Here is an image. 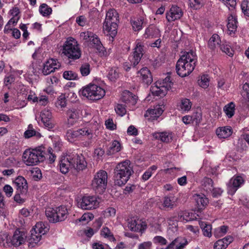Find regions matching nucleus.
Masks as SVG:
<instances>
[{
    "label": "nucleus",
    "mask_w": 249,
    "mask_h": 249,
    "mask_svg": "<svg viewBox=\"0 0 249 249\" xmlns=\"http://www.w3.org/2000/svg\"><path fill=\"white\" fill-rule=\"evenodd\" d=\"M190 1L191 6L196 9L200 8L203 4L202 0H190Z\"/></svg>",
    "instance_id": "052dcab7"
},
{
    "label": "nucleus",
    "mask_w": 249,
    "mask_h": 249,
    "mask_svg": "<svg viewBox=\"0 0 249 249\" xmlns=\"http://www.w3.org/2000/svg\"><path fill=\"white\" fill-rule=\"evenodd\" d=\"M41 234L37 233L36 234L34 231H32L31 240L35 243H37L41 239Z\"/></svg>",
    "instance_id": "69168bd1"
},
{
    "label": "nucleus",
    "mask_w": 249,
    "mask_h": 249,
    "mask_svg": "<svg viewBox=\"0 0 249 249\" xmlns=\"http://www.w3.org/2000/svg\"><path fill=\"white\" fill-rule=\"evenodd\" d=\"M119 21V15L115 9H110L106 14V17L103 25L105 34L109 36L112 38L116 35L118 23Z\"/></svg>",
    "instance_id": "20e7f679"
},
{
    "label": "nucleus",
    "mask_w": 249,
    "mask_h": 249,
    "mask_svg": "<svg viewBox=\"0 0 249 249\" xmlns=\"http://www.w3.org/2000/svg\"><path fill=\"white\" fill-rule=\"evenodd\" d=\"M167 221L170 226H177L178 220L176 215L170 216L167 218Z\"/></svg>",
    "instance_id": "e2e57ef3"
},
{
    "label": "nucleus",
    "mask_w": 249,
    "mask_h": 249,
    "mask_svg": "<svg viewBox=\"0 0 249 249\" xmlns=\"http://www.w3.org/2000/svg\"><path fill=\"white\" fill-rule=\"evenodd\" d=\"M232 131L230 126H224L218 128L216 133L219 138L226 139L229 137L232 134Z\"/></svg>",
    "instance_id": "cd10ccee"
},
{
    "label": "nucleus",
    "mask_w": 249,
    "mask_h": 249,
    "mask_svg": "<svg viewBox=\"0 0 249 249\" xmlns=\"http://www.w3.org/2000/svg\"><path fill=\"white\" fill-rule=\"evenodd\" d=\"M40 117L42 122L45 127L49 129L53 128L54 127V124L52 120V113L50 110L47 109L43 110L40 113Z\"/></svg>",
    "instance_id": "f3484780"
},
{
    "label": "nucleus",
    "mask_w": 249,
    "mask_h": 249,
    "mask_svg": "<svg viewBox=\"0 0 249 249\" xmlns=\"http://www.w3.org/2000/svg\"><path fill=\"white\" fill-rule=\"evenodd\" d=\"M15 184L17 190L22 194H26L27 191L28 186L26 179L21 176L18 177L15 180Z\"/></svg>",
    "instance_id": "5701e85b"
},
{
    "label": "nucleus",
    "mask_w": 249,
    "mask_h": 249,
    "mask_svg": "<svg viewBox=\"0 0 249 249\" xmlns=\"http://www.w3.org/2000/svg\"><path fill=\"white\" fill-rule=\"evenodd\" d=\"M44 155L45 152L41 148L29 149L24 152L22 158L26 165L33 166L43 161Z\"/></svg>",
    "instance_id": "39448f33"
},
{
    "label": "nucleus",
    "mask_w": 249,
    "mask_h": 249,
    "mask_svg": "<svg viewBox=\"0 0 249 249\" xmlns=\"http://www.w3.org/2000/svg\"><path fill=\"white\" fill-rule=\"evenodd\" d=\"M220 42L219 36L217 34H214L209 40L208 46L210 49L214 50L217 47H219Z\"/></svg>",
    "instance_id": "7c9ffc66"
},
{
    "label": "nucleus",
    "mask_w": 249,
    "mask_h": 249,
    "mask_svg": "<svg viewBox=\"0 0 249 249\" xmlns=\"http://www.w3.org/2000/svg\"><path fill=\"white\" fill-rule=\"evenodd\" d=\"M33 177L35 180H37L42 178V173L39 168H36L32 171Z\"/></svg>",
    "instance_id": "338daca9"
},
{
    "label": "nucleus",
    "mask_w": 249,
    "mask_h": 249,
    "mask_svg": "<svg viewBox=\"0 0 249 249\" xmlns=\"http://www.w3.org/2000/svg\"><path fill=\"white\" fill-rule=\"evenodd\" d=\"M79 71L83 76L88 75L90 71V66L88 63H85L81 65Z\"/></svg>",
    "instance_id": "a18cd8bd"
},
{
    "label": "nucleus",
    "mask_w": 249,
    "mask_h": 249,
    "mask_svg": "<svg viewBox=\"0 0 249 249\" xmlns=\"http://www.w3.org/2000/svg\"><path fill=\"white\" fill-rule=\"evenodd\" d=\"M121 149V145L120 143L118 141L114 140L112 142V143L108 150L107 154L112 155L120 151Z\"/></svg>",
    "instance_id": "e433bc0d"
},
{
    "label": "nucleus",
    "mask_w": 249,
    "mask_h": 249,
    "mask_svg": "<svg viewBox=\"0 0 249 249\" xmlns=\"http://www.w3.org/2000/svg\"><path fill=\"white\" fill-rule=\"evenodd\" d=\"M119 71L117 68H111L108 72L107 77L111 81H115L119 77Z\"/></svg>",
    "instance_id": "58836bf2"
},
{
    "label": "nucleus",
    "mask_w": 249,
    "mask_h": 249,
    "mask_svg": "<svg viewBox=\"0 0 249 249\" xmlns=\"http://www.w3.org/2000/svg\"><path fill=\"white\" fill-rule=\"evenodd\" d=\"M237 27V21L235 16L231 15L228 18L227 28L230 34L234 33Z\"/></svg>",
    "instance_id": "c85d7f7f"
},
{
    "label": "nucleus",
    "mask_w": 249,
    "mask_h": 249,
    "mask_svg": "<svg viewBox=\"0 0 249 249\" xmlns=\"http://www.w3.org/2000/svg\"><path fill=\"white\" fill-rule=\"evenodd\" d=\"M131 23L132 29L135 31H139L142 28L143 23V18L141 17L140 18H134L131 20Z\"/></svg>",
    "instance_id": "473e14b6"
},
{
    "label": "nucleus",
    "mask_w": 249,
    "mask_h": 249,
    "mask_svg": "<svg viewBox=\"0 0 249 249\" xmlns=\"http://www.w3.org/2000/svg\"><path fill=\"white\" fill-rule=\"evenodd\" d=\"M144 36L145 38L158 37L160 36V31L156 26L151 25L145 29Z\"/></svg>",
    "instance_id": "a878e982"
},
{
    "label": "nucleus",
    "mask_w": 249,
    "mask_h": 249,
    "mask_svg": "<svg viewBox=\"0 0 249 249\" xmlns=\"http://www.w3.org/2000/svg\"><path fill=\"white\" fill-rule=\"evenodd\" d=\"M115 110L116 113L121 116H123L126 112L125 106L122 104H118L116 106Z\"/></svg>",
    "instance_id": "4d7b16f0"
},
{
    "label": "nucleus",
    "mask_w": 249,
    "mask_h": 249,
    "mask_svg": "<svg viewBox=\"0 0 249 249\" xmlns=\"http://www.w3.org/2000/svg\"><path fill=\"white\" fill-rule=\"evenodd\" d=\"M177 198L172 196H166L163 198L162 206L164 209H173L176 207Z\"/></svg>",
    "instance_id": "393cba45"
},
{
    "label": "nucleus",
    "mask_w": 249,
    "mask_h": 249,
    "mask_svg": "<svg viewBox=\"0 0 249 249\" xmlns=\"http://www.w3.org/2000/svg\"><path fill=\"white\" fill-rule=\"evenodd\" d=\"M152 243L151 241L143 242L138 246V249H151Z\"/></svg>",
    "instance_id": "0e129e2a"
},
{
    "label": "nucleus",
    "mask_w": 249,
    "mask_h": 249,
    "mask_svg": "<svg viewBox=\"0 0 249 249\" xmlns=\"http://www.w3.org/2000/svg\"><path fill=\"white\" fill-rule=\"evenodd\" d=\"M95 34L93 32H91L89 31H87L85 32H83L80 33V37L83 38V40H85L87 41H91L92 39L95 37Z\"/></svg>",
    "instance_id": "49530a36"
},
{
    "label": "nucleus",
    "mask_w": 249,
    "mask_h": 249,
    "mask_svg": "<svg viewBox=\"0 0 249 249\" xmlns=\"http://www.w3.org/2000/svg\"><path fill=\"white\" fill-rule=\"evenodd\" d=\"M193 198L199 210L203 209L209 202L208 198L203 194H195L193 195Z\"/></svg>",
    "instance_id": "4be33fe9"
},
{
    "label": "nucleus",
    "mask_w": 249,
    "mask_h": 249,
    "mask_svg": "<svg viewBox=\"0 0 249 249\" xmlns=\"http://www.w3.org/2000/svg\"><path fill=\"white\" fill-rule=\"evenodd\" d=\"M228 227L222 226L220 228L215 230L214 234L216 237H220L225 234L227 232Z\"/></svg>",
    "instance_id": "864d4df0"
},
{
    "label": "nucleus",
    "mask_w": 249,
    "mask_h": 249,
    "mask_svg": "<svg viewBox=\"0 0 249 249\" xmlns=\"http://www.w3.org/2000/svg\"><path fill=\"white\" fill-rule=\"evenodd\" d=\"M227 247L224 241L222 239H219L214 244V249H225Z\"/></svg>",
    "instance_id": "680f3d73"
},
{
    "label": "nucleus",
    "mask_w": 249,
    "mask_h": 249,
    "mask_svg": "<svg viewBox=\"0 0 249 249\" xmlns=\"http://www.w3.org/2000/svg\"><path fill=\"white\" fill-rule=\"evenodd\" d=\"M80 95L91 100H98L105 95V91L101 87L94 84L89 85L79 91Z\"/></svg>",
    "instance_id": "423d86ee"
},
{
    "label": "nucleus",
    "mask_w": 249,
    "mask_h": 249,
    "mask_svg": "<svg viewBox=\"0 0 249 249\" xmlns=\"http://www.w3.org/2000/svg\"><path fill=\"white\" fill-rule=\"evenodd\" d=\"M70 157L72 158L71 160L72 169L77 171H82L87 167V163L82 154H78L75 152L70 154Z\"/></svg>",
    "instance_id": "f8f14e48"
},
{
    "label": "nucleus",
    "mask_w": 249,
    "mask_h": 249,
    "mask_svg": "<svg viewBox=\"0 0 249 249\" xmlns=\"http://www.w3.org/2000/svg\"><path fill=\"white\" fill-rule=\"evenodd\" d=\"M187 244V241L182 242L181 238H177L169 244L165 249H183Z\"/></svg>",
    "instance_id": "c756f323"
},
{
    "label": "nucleus",
    "mask_w": 249,
    "mask_h": 249,
    "mask_svg": "<svg viewBox=\"0 0 249 249\" xmlns=\"http://www.w3.org/2000/svg\"><path fill=\"white\" fill-rule=\"evenodd\" d=\"M191 116L192 117L193 124H195L196 125L199 124L202 120L201 113L200 112H195Z\"/></svg>",
    "instance_id": "13d9d810"
},
{
    "label": "nucleus",
    "mask_w": 249,
    "mask_h": 249,
    "mask_svg": "<svg viewBox=\"0 0 249 249\" xmlns=\"http://www.w3.org/2000/svg\"><path fill=\"white\" fill-rule=\"evenodd\" d=\"M242 88L243 90L242 93L243 96L249 100V85L247 83H245L243 86Z\"/></svg>",
    "instance_id": "774afa93"
},
{
    "label": "nucleus",
    "mask_w": 249,
    "mask_h": 249,
    "mask_svg": "<svg viewBox=\"0 0 249 249\" xmlns=\"http://www.w3.org/2000/svg\"><path fill=\"white\" fill-rule=\"evenodd\" d=\"M99 204L96 196H85L78 202V206L83 210H92L98 207Z\"/></svg>",
    "instance_id": "9d476101"
},
{
    "label": "nucleus",
    "mask_w": 249,
    "mask_h": 249,
    "mask_svg": "<svg viewBox=\"0 0 249 249\" xmlns=\"http://www.w3.org/2000/svg\"><path fill=\"white\" fill-rule=\"evenodd\" d=\"M145 47L142 43L137 42L136 46L134 49L133 54L129 56V61L131 65L135 67L139 64L145 53Z\"/></svg>",
    "instance_id": "9b49d317"
},
{
    "label": "nucleus",
    "mask_w": 249,
    "mask_h": 249,
    "mask_svg": "<svg viewBox=\"0 0 249 249\" xmlns=\"http://www.w3.org/2000/svg\"><path fill=\"white\" fill-rule=\"evenodd\" d=\"M10 239V238L7 232L0 233V245H5V243H8L9 242Z\"/></svg>",
    "instance_id": "bf43d9fd"
},
{
    "label": "nucleus",
    "mask_w": 249,
    "mask_h": 249,
    "mask_svg": "<svg viewBox=\"0 0 249 249\" xmlns=\"http://www.w3.org/2000/svg\"><path fill=\"white\" fill-rule=\"evenodd\" d=\"M197 62V56L195 52L191 50L185 52L178 60L176 70L177 74L184 77L189 75L195 69Z\"/></svg>",
    "instance_id": "f257e3e1"
},
{
    "label": "nucleus",
    "mask_w": 249,
    "mask_h": 249,
    "mask_svg": "<svg viewBox=\"0 0 249 249\" xmlns=\"http://www.w3.org/2000/svg\"><path fill=\"white\" fill-rule=\"evenodd\" d=\"M63 76L65 79L69 80H75L78 78L77 74L72 71H65Z\"/></svg>",
    "instance_id": "8fccbe9b"
},
{
    "label": "nucleus",
    "mask_w": 249,
    "mask_h": 249,
    "mask_svg": "<svg viewBox=\"0 0 249 249\" xmlns=\"http://www.w3.org/2000/svg\"><path fill=\"white\" fill-rule=\"evenodd\" d=\"M203 189L207 193L212 191L213 187V181L209 178H205L202 181Z\"/></svg>",
    "instance_id": "4c0bfd02"
},
{
    "label": "nucleus",
    "mask_w": 249,
    "mask_h": 249,
    "mask_svg": "<svg viewBox=\"0 0 249 249\" xmlns=\"http://www.w3.org/2000/svg\"><path fill=\"white\" fill-rule=\"evenodd\" d=\"M183 15L181 9L176 5H172L169 11L166 13V18L168 22L180 19Z\"/></svg>",
    "instance_id": "ddd939ff"
},
{
    "label": "nucleus",
    "mask_w": 249,
    "mask_h": 249,
    "mask_svg": "<svg viewBox=\"0 0 249 249\" xmlns=\"http://www.w3.org/2000/svg\"><path fill=\"white\" fill-rule=\"evenodd\" d=\"M153 241L155 244L160 246L166 245L167 244V240L161 236H156L154 237Z\"/></svg>",
    "instance_id": "5fc2aeb1"
},
{
    "label": "nucleus",
    "mask_w": 249,
    "mask_h": 249,
    "mask_svg": "<svg viewBox=\"0 0 249 249\" xmlns=\"http://www.w3.org/2000/svg\"><path fill=\"white\" fill-rule=\"evenodd\" d=\"M61 54L68 58L70 62L80 58L81 51L76 39L71 37L67 39L62 46Z\"/></svg>",
    "instance_id": "7ed1b4c3"
},
{
    "label": "nucleus",
    "mask_w": 249,
    "mask_h": 249,
    "mask_svg": "<svg viewBox=\"0 0 249 249\" xmlns=\"http://www.w3.org/2000/svg\"><path fill=\"white\" fill-rule=\"evenodd\" d=\"M93 47L95 48L101 56H106L107 52L97 35L90 41Z\"/></svg>",
    "instance_id": "b1692460"
},
{
    "label": "nucleus",
    "mask_w": 249,
    "mask_h": 249,
    "mask_svg": "<svg viewBox=\"0 0 249 249\" xmlns=\"http://www.w3.org/2000/svg\"><path fill=\"white\" fill-rule=\"evenodd\" d=\"M219 47L223 52L225 53L229 56L231 57L233 56V51L228 44L223 43L222 44H220Z\"/></svg>",
    "instance_id": "09e8293b"
},
{
    "label": "nucleus",
    "mask_w": 249,
    "mask_h": 249,
    "mask_svg": "<svg viewBox=\"0 0 249 249\" xmlns=\"http://www.w3.org/2000/svg\"><path fill=\"white\" fill-rule=\"evenodd\" d=\"M128 227L131 231H137L140 229V225L136 220L131 219L128 222Z\"/></svg>",
    "instance_id": "6e6d98bb"
},
{
    "label": "nucleus",
    "mask_w": 249,
    "mask_h": 249,
    "mask_svg": "<svg viewBox=\"0 0 249 249\" xmlns=\"http://www.w3.org/2000/svg\"><path fill=\"white\" fill-rule=\"evenodd\" d=\"M122 101L126 104L134 106L137 103V98L128 90L123 92L121 97Z\"/></svg>",
    "instance_id": "412c9836"
},
{
    "label": "nucleus",
    "mask_w": 249,
    "mask_h": 249,
    "mask_svg": "<svg viewBox=\"0 0 249 249\" xmlns=\"http://www.w3.org/2000/svg\"><path fill=\"white\" fill-rule=\"evenodd\" d=\"M138 77L144 84H150L153 81V78L149 70L147 68H143L138 72Z\"/></svg>",
    "instance_id": "a211bd4d"
},
{
    "label": "nucleus",
    "mask_w": 249,
    "mask_h": 249,
    "mask_svg": "<svg viewBox=\"0 0 249 249\" xmlns=\"http://www.w3.org/2000/svg\"><path fill=\"white\" fill-rule=\"evenodd\" d=\"M60 67V64L54 59H50L44 64L42 72L44 75H47L54 72Z\"/></svg>",
    "instance_id": "4468645a"
},
{
    "label": "nucleus",
    "mask_w": 249,
    "mask_h": 249,
    "mask_svg": "<svg viewBox=\"0 0 249 249\" xmlns=\"http://www.w3.org/2000/svg\"><path fill=\"white\" fill-rule=\"evenodd\" d=\"M199 225L202 230L203 235L205 236L211 237L212 236V226L205 222L201 221Z\"/></svg>",
    "instance_id": "f704fd0d"
},
{
    "label": "nucleus",
    "mask_w": 249,
    "mask_h": 249,
    "mask_svg": "<svg viewBox=\"0 0 249 249\" xmlns=\"http://www.w3.org/2000/svg\"><path fill=\"white\" fill-rule=\"evenodd\" d=\"M39 12L43 16H48L52 13V10L46 4L43 3L40 6Z\"/></svg>",
    "instance_id": "de8ad7c7"
},
{
    "label": "nucleus",
    "mask_w": 249,
    "mask_h": 249,
    "mask_svg": "<svg viewBox=\"0 0 249 249\" xmlns=\"http://www.w3.org/2000/svg\"><path fill=\"white\" fill-rule=\"evenodd\" d=\"M173 83L170 80V77L167 76L161 83L156 82L155 86L150 89L153 95L160 97L164 96L168 90L171 89Z\"/></svg>",
    "instance_id": "1a4fd4ad"
},
{
    "label": "nucleus",
    "mask_w": 249,
    "mask_h": 249,
    "mask_svg": "<svg viewBox=\"0 0 249 249\" xmlns=\"http://www.w3.org/2000/svg\"><path fill=\"white\" fill-rule=\"evenodd\" d=\"M71 160H72V158L70 157V154L61 158L59 161V168L62 173L66 174L70 169H72Z\"/></svg>",
    "instance_id": "dca6fc26"
},
{
    "label": "nucleus",
    "mask_w": 249,
    "mask_h": 249,
    "mask_svg": "<svg viewBox=\"0 0 249 249\" xmlns=\"http://www.w3.org/2000/svg\"><path fill=\"white\" fill-rule=\"evenodd\" d=\"M68 213L67 209L64 206L55 208H48L45 211L48 219L53 223L64 221L67 218Z\"/></svg>",
    "instance_id": "0eeeda50"
},
{
    "label": "nucleus",
    "mask_w": 249,
    "mask_h": 249,
    "mask_svg": "<svg viewBox=\"0 0 249 249\" xmlns=\"http://www.w3.org/2000/svg\"><path fill=\"white\" fill-rule=\"evenodd\" d=\"M25 235L23 232L16 230L12 238L10 239L12 244L15 246H19L25 242Z\"/></svg>",
    "instance_id": "aec40b11"
},
{
    "label": "nucleus",
    "mask_w": 249,
    "mask_h": 249,
    "mask_svg": "<svg viewBox=\"0 0 249 249\" xmlns=\"http://www.w3.org/2000/svg\"><path fill=\"white\" fill-rule=\"evenodd\" d=\"M48 228L45 227L44 224L42 222L37 223L33 228L34 232L36 234L38 233L40 234H44L47 231Z\"/></svg>",
    "instance_id": "79ce46f5"
},
{
    "label": "nucleus",
    "mask_w": 249,
    "mask_h": 249,
    "mask_svg": "<svg viewBox=\"0 0 249 249\" xmlns=\"http://www.w3.org/2000/svg\"><path fill=\"white\" fill-rule=\"evenodd\" d=\"M100 234L101 236L107 238L110 241H114L115 240V238L114 237L113 234L107 227L103 228L101 231Z\"/></svg>",
    "instance_id": "a19ab883"
},
{
    "label": "nucleus",
    "mask_w": 249,
    "mask_h": 249,
    "mask_svg": "<svg viewBox=\"0 0 249 249\" xmlns=\"http://www.w3.org/2000/svg\"><path fill=\"white\" fill-rule=\"evenodd\" d=\"M156 135V138H159L161 141L166 143L171 142L173 137L172 133L167 132L158 133Z\"/></svg>",
    "instance_id": "2f4dec72"
},
{
    "label": "nucleus",
    "mask_w": 249,
    "mask_h": 249,
    "mask_svg": "<svg viewBox=\"0 0 249 249\" xmlns=\"http://www.w3.org/2000/svg\"><path fill=\"white\" fill-rule=\"evenodd\" d=\"M107 181V174L106 171L100 170L94 176L92 181V188L99 194L106 190Z\"/></svg>",
    "instance_id": "6e6552de"
},
{
    "label": "nucleus",
    "mask_w": 249,
    "mask_h": 249,
    "mask_svg": "<svg viewBox=\"0 0 249 249\" xmlns=\"http://www.w3.org/2000/svg\"><path fill=\"white\" fill-rule=\"evenodd\" d=\"M243 178L240 176H236L232 178L229 182V190H231L233 193H235L237 188L243 183Z\"/></svg>",
    "instance_id": "bb28decb"
},
{
    "label": "nucleus",
    "mask_w": 249,
    "mask_h": 249,
    "mask_svg": "<svg viewBox=\"0 0 249 249\" xmlns=\"http://www.w3.org/2000/svg\"><path fill=\"white\" fill-rule=\"evenodd\" d=\"M192 105V103L189 99L187 98L182 99L179 105V109L181 111H188L191 108Z\"/></svg>",
    "instance_id": "72a5a7b5"
},
{
    "label": "nucleus",
    "mask_w": 249,
    "mask_h": 249,
    "mask_svg": "<svg viewBox=\"0 0 249 249\" xmlns=\"http://www.w3.org/2000/svg\"><path fill=\"white\" fill-rule=\"evenodd\" d=\"M24 135L26 138H30L33 136H36L37 138L41 137L40 133L36 131L31 124L28 125V129L25 131Z\"/></svg>",
    "instance_id": "c9c22d12"
},
{
    "label": "nucleus",
    "mask_w": 249,
    "mask_h": 249,
    "mask_svg": "<svg viewBox=\"0 0 249 249\" xmlns=\"http://www.w3.org/2000/svg\"><path fill=\"white\" fill-rule=\"evenodd\" d=\"M133 173V170L129 160H125L119 163L114 171L115 184L119 186L124 185Z\"/></svg>",
    "instance_id": "f03ea898"
},
{
    "label": "nucleus",
    "mask_w": 249,
    "mask_h": 249,
    "mask_svg": "<svg viewBox=\"0 0 249 249\" xmlns=\"http://www.w3.org/2000/svg\"><path fill=\"white\" fill-rule=\"evenodd\" d=\"M163 111V110L160 106H156L153 109L147 110L144 114V117L147 118L149 120H156L162 114Z\"/></svg>",
    "instance_id": "6ab92c4d"
},
{
    "label": "nucleus",
    "mask_w": 249,
    "mask_h": 249,
    "mask_svg": "<svg viewBox=\"0 0 249 249\" xmlns=\"http://www.w3.org/2000/svg\"><path fill=\"white\" fill-rule=\"evenodd\" d=\"M67 102L65 94H62L57 98V102H56V106L58 107L61 108L65 107L66 106Z\"/></svg>",
    "instance_id": "3c124183"
},
{
    "label": "nucleus",
    "mask_w": 249,
    "mask_h": 249,
    "mask_svg": "<svg viewBox=\"0 0 249 249\" xmlns=\"http://www.w3.org/2000/svg\"><path fill=\"white\" fill-rule=\"evenodd\" d=\"M66 136L67 140L71 142L74 141L75 139L80 137L77 130H74L71 129L67 131Z\"/></svg>",
    "instance_id": "c03bdc74"
},
{
    "label": "nucleus",
    "mask_w": 249,
    "mask_h": 249,
    "mask_svg": "<svg viewBox=\"0 0 249 249\" xmlns=\"http://www.w3.org/2000/svg\"><path fill=\"white\" fill-rule=\"evenodd\" d=\"M224 111L227 116L229 118H231L234 114L235 111V105L233 102H231L224 108Z\"/></svg>",
    "instance_id": "ea45409f"
},
{
    "label": "nucleus",
    "mask_w": 249,
    "mask_h": 249,
    "mask_svg": "<svg viewBox=\"0 0 249 249\" xmlns=\"http://www.w3.org/2000/svg\"><path fill=\"white\" fill-rule=\"evenodd\" d=\"M80 110L76 108H71L66 112L67 117V125L69 127L72 126L78 121L80 116Z\"/></svg>",
    "instance_id": "2eb2a0df"
},
{
    "label": "nucleus",
    "mask_w": 249,
    "mask_h": 249,
    "mask_svg": "<svg viewBox=\"0 0 249 249\" xmlns=\"http://www.w3.org/2000/svg\"><path fill=\"white\" fill-rule=\"evenodd\" d=\"M77 132L79 133V137L82 136H88L90 138H92L93 134V130L91 129L89 127H83L81 128L77 129Z\"/></svg>",
    "instance_id": "37998d69"
},
{
    "label": "nucleus",
    "mask_w": 249,
    "mask_h": 249,
    "mask_svg": "<svg viewBox=\"0 0 249 249\" xmlns=\"http://www.w3.org/2000/svg\"><path fill=\"white\" fill-rule=\"evenodd\" d=\"M198 83L202 88H207L209 85V80L208 76L206 75L202 76L200 79L198 80Z\"/></svg>",
    "instance_id": "603ef678"
}]
</instances>
